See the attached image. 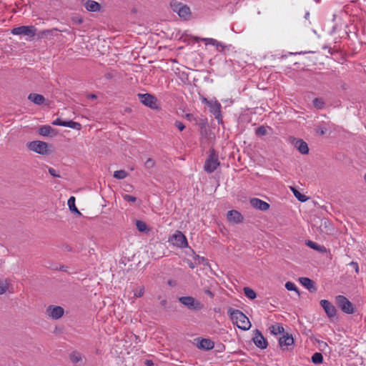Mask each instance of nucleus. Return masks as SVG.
Instances as JSON below:
<instances>
[{
	"mask_svg": "<svg viewBox=\"0 0 366 366\" xmlns=\"http://www.w3.org/2000/svg\"><path fill=\"white\" fill-rule=\"evenodd\" d=\"M300 282L307 288L310 292H315L317 291V287H315L314 281L310 280L308 277H300L299 279Z\"/></svg>",
	"mask_w": 366,
	"mask_h": 366,
	"instance_id": "17",
	"label": "nucleus"
},
{
	"mask_svg": "<svg viewBox=\"0 0 366 366\" xmlns=\"http://www.w3.org/2000/svg\"><path fill=\"white\" fill-rule=\"evenodd\" d=\"M320 303L330 318H332L336 316L337 310L330 302L326 300H322Z\"/></svg>",
	"mask_w": 366,
	"mask_h": 366,
	"instance_id": "13",
	"label": "nucleus"
},
{
	"mask_svg": "<svg viewBox=\"0 0 366 366\" xmlns=\"http://www.w3.org/2000/svg\"><path fill=\"white\" fill-rule=\"evenodd\" d=\"M138 99L142 104L144 105L151 108V109H157V98L150 94H138Z\"/></svg>",
	"mask_w": 366,
	"mask_h": 366,
	"instance_id": "7",
	"label": "nucleus"
},
{
	"mask_svg": "<svg viewBox=\"0 0 366 366\" xmlns=\"http://www.w3.org/2000/svg\"><path fill=\"white\" fill-rule=\"evenodd\" d=\"M204 292L208 296H209L211 298H213L214 296V293L209 288H204Z\"/></svg>",
	"mask_w": 366,
	"mask_h": 366,
	"instance_id": "46",
	"label": "nucleus"
},
{
	"mask_svg": "<svg viewBox=\"0 0 366 366\" xmlns=\"http://www.w3.org/2000/svg\"><path fill=\"white\" fill-rule=\"evenodd\" d=\"M64 310L60 306L49 305L46 309L47 315L54 320L61 318L64 315Z\"/></svg>",
	"mask_w": 366,
	"mask_h": 366,
	"instance_id": "10",
	"label": "nucleus"
},
{
	"mask_svg": "<svg viewBox=\"0 0 366 366\" xmlns=\"http://www.w3.org/2000/svg\"><path fill=\"white\" fill-rule=\"evenodd\" d=\"M68 207L69 209L79 215H81V212L79 211V209L76 208L75 205V197H70L67 202Z\"/></svg>",
	"mask_w": 366,
	"mask_h": 366,
	"instance_id": "24",
	"label": "nucleus"
},
{
	"mask_svg": "<svg viewBox=\"0 0 366 366\" xmlns=\"http://www.w3.org/2000/svg\"><path fill=\"white\" fill-rule=\"evenodd\" d=\"M250 204L256 209L261 211H266L269 208V204L258 198H252L250 199Z\"/></svg>",
	"mask_w": 366,
	"mask_h": 366,
	"instance_id": "16",
	"label": "nucleus"
},
{
	"mask_svg": "<svg viewBox=\"0 0 366 366\" xmlns=\"http://www.w3.org/2000/svg\"><path fill=\"white\" fill-rule=\"evenodd\" d=\"M49 173L54 177H60V175L57 173L56 169L52 167L49 168Z\"/></svg>",
	"mask_w": 366,
	"mask_h": 366,
	"instance_id": "42",
	"label": "nucleus"
},
{
	"mask_svg": "<svg viewBox=\"0 0 366 366\" xmlns=\"http://www.w3.org/2000/svg\"><path fill=\"white\" fill-rule=\"evenodd\" d=\"M8 286L4 283L0 282V295H3L6 292Z\"/></svg>",
	"mask_w": 366,
	"mask_h": 366,
	"instance_id": "43",
	"label": "nucleus"
},
{
	"mask_svg": "<svg viewBox=\"0 0 366 366\" xmlns=\"http://www.w3.org/2000/svg\"><path fill=\"white\" fill-rule=\"evenodd\" d=\"M145 365H146L147 366H154V362H152V360H147L145 361Z\"/></svg>",
	"mask_w": 366,
	"mask_h": 366,
	"instance_id": "48",
	"label": "nucleus"
},
{
	"mask_svg": "<svg viewBox=\"0 0 366 366\" xmlns=\"http://www.w3.org/2000/svg\"><path fill=\"white\" fill-rule=\"evenodd\" d=\"M51 124L53 125L70 127L76 130H80L81 129V124L79 122H76L74 121H62L59 118L52 122Z\"/></svg>",
	"mask_w": 366,
	"mask_h": 366,
	"instance_id": "14",
	"label": "nucleus"
},
{
	"mask_svg": "<svg viewBox=\"0 0 366 366\" xmlns=\"http://www.w3.org/2000/svg\"><path fill=\"white\" fill-rule=\"evenodd\" d=\"M135 297H141L144 293V287L140 286L133 290Z\"/></svg>",
	"mask_w": 366,
	"mask_h": 366,
	"instance_id": "34",
	"label": "nucleus"
},
{
	"mask_svg": "<svg viewBox=\"0 0 366 366\" xmlns=\"http://www.w3.org/2000/svg\"><path fill=\"white\" fill-rule=\"evenodd\" d=\"M127 174L124 170H117L114 172L113 177L118 179H123L127 177Z\"/></svg>",
	"mask_w": 366,
	"mask_h": 366,
	"instance_id": "31",
	"label": "nucleus"
},
{
	"mask_svg": "<svg viewBox=\"0 0 366 366\" xmlns=\"http://www.w3.org/2000/svg\"><path fill=\"white\" fill-rule=\"evenodd\" d=\"M28 99L37 105H41L45 102V98L43 95L35 93H31L28 96Z\"/></svg>",
	"mask_w": 366,
	"mask_h": 366,
	"instance_id": "23",
	"label": "nucleus"
},
{
	"mask_svg": "<svg viewBox=\"0 0 366 366\" xmlns=\"http://www.w3.org/2000/svg\"><path fill=\"white\" fill-rule=\"evenodd\" d=\"M315 1L316 2H317V3L320 1V0H315Z\"/></svg>",
	"mask_w": 366,
	"mask_h": 366,
	"instance_id": "56",
	"label": "nucleus"
},
{
	"mask_svg": "<svg viewBox=\"0 0 366 366\" xmlns=\"http://www.w3.org/2000/svg\"><path fill=\"white\" fill-rule=\"evenodd\" d=\"M233 324L242 330H248L252 325L248 317L240 310L229 307L227 311Z\"/></svg>",
	"mask_w": 366,
	"mask_h": 366,
	"instance_id": "1",
	"label": "nucleus"
},
{
	"mask_svg": "<svg viewBox=\"0 0 366 366\" xmlns=\"http://www.w3.org/2000/svg\"><path fill=\"white\" fill-rule=\"evenodd\" d=\"M325 102L322 98H315L313 100V106L317 109H322L324 107Z\"/></svg>",
	"mask_w": 366,
	"mask_h": 366,
	"instance_id": "32",
	"label": "nucleus"
},
{
	"mask_svg": "<svg viewBox=\"0 0 366 366\" xmlns=\"http://www.w3.org/2000/svg\"><path fill=\"white\" fill-rule=\"evenodd\" d=\"M66 267H65L64 265H61L59 267H55L54 268V269L56 270H61V271H65L66 272Z\"/></svg>",
	"mask_w": 366,
	"mask_h": 366,
	"instance_id": "47",
	"label": "nucleus"
},
{
	"mask_svg": "<svg viewBox=\"0 0 366 366\" xmlns=\"http://www.w3.org/2000/svg\"><path fill=\"white\" fill-rule=\"evenodd\" d=\"M123 199L125 201H127L129 202H135L137 201V198L135 197L129 195V194H124L123 196Z\"/></svg>",
	"mask_w": 366,
	"mask_h": 366,
	"instance_id": "38",
	"label": "nucleus"
},
{
	"mask_svg": "<svg viewBox=\"0 0 366 366\" xmlns=\"http://www.w3.org/2000/svg\"><path fill=\"white\" fill-rule=\"evenodd\" d=\"M202 102H203V103H204V104H206L207 105V102H212V101H209V100H207L206 98H204V99H202Z\"/></svg>",
	"mask_w": 366,
	"mask_h": 366,
	"instance_id": "52",
	"label": "nucleus"
},
{
	"mask_svg": "<svg viewBox=\"0 0 366 366\" xmlns=\"http://www.w3.org/2000/svg\"><path fill=\"white\" fill-rule=\"evenodd\" d=\"M174 125L180 131L184 130V129L185 128L184 124L182 122H180V121H176L175 123H174Z\"/></svg>",
	"mask_w": 366,
	"mask_h": 366,
	"instance_id": "41",
	"label": "nucleus"
},
{
	"mask_svg": "<svg viewBox=\"0 0 366 366\" xmlns=\"http://www.w3.org/2000/svg\"><path fill=\"white\" fill-rule=\"evenodd\" d=\"M28 148L39 154H46L47 153V143L41 141H33L29 142Z\"/></svg>",
	"mask_w": 366,
	"mask_h": 366,
	"instance_id": "9",
	"label": "nucleus"
},
{
	"mask_svg": "<svg viewBox=\"0 0 366 366\" xmlns=\"http://www.w3.org/2000/svg\"><path fill=\"white\" fill-rule=\"evenodd\" d=\"M169 242H171L173 245L179 248H185L188 246L186 237L180 231H176V232L169 238Z\"/></svg>",
	"mask_w": 366,
	"mask_h": 366,
	"instance_id": "8",
	"label": "nucleus"
},
{
	"mask_svg": "<svg viewBox=\"0 0 366 366\" xmlns=\"http://www.w3.org/2000/svg\"><path fill=\"white\" fill-rule=\"evenodd\" d=\"M219 165L218 159V155L216 154L214 149H212L210 154L205 162L204 168V170L208 173L213 172L217 167Z\"/></svg>",
	"mask_w": 366,
	"mask_h": 366,
	"instance_id": "4",
	"label": "nucleus"
},
{
	"mask_svg": "<svg viewBox=\"0 0 366 366\" xmlns=\"http://www.w3.org/2000/svg\"><path fill=\"white\" fill-rule=\"evenodd\" d=\"M69 358L73 363H77L81 360V355L77 352H73L71 353Z\"/></svg>",
	"mask_w": 366,
	"mask_h": 366,
	"instance_id": "33",
	"label": "nucleus"
},
{
	"mask_svg": "<svg viewBox=\"0 0 366 366\" xmlns=\"http://www.w3.org/2000/svg\"><path fill=\"white\" fill-rule=\"evenodd\" d=\"M227 219L229 222H232L234 223H239L242 222L243 217L240 212L236 210H230L227 213Z\"/></svg>",
	"mask_w": 366,
	"mask_h": 366,
	"instance_id": "19",
	"label": "nucleus"
},
{
	"mask_svg": "<svg viewBox=\"0 0 366 366\" xmlns=\"http://www.w3.org/2000/svg\"><path fill=\"white\" fill-rule=\"evenodd\" d=\"M155 165V162L153 159L149 158L144 163V167L146 169H151L154 167Z\"/></svg>",
	"mask_w": 366,
	"mask_h": 366,
	"instance_id": "37",
	"label": "nucleus"
},
{
	"mask_svg": "<svg viewBox=\"0 0 366 366\" xmlns=\"http://www.w3.org/2000/svg\"><path fill=\"white\" fill-rule=\"evenodd\" d=\"M350 264L355 269L357 274L359 273V265L356 262H351Z\"/></svg>",
	"mask_w": 366,
	"mask_h": 366,
	"instance_id": "45",
	"label": "nucleus"
},
{
	"mask_svg": "<svg viewBox=\"0 0 366 366\" xmlns=\"http://www.w3.org/2000/svg\"><path fill=\"white\" fill-rule=\"evenodd\" d=\"M207 106L209 108V112L214 116L215 119L218 120V122L222 120V105L217 101H214L212 102H207Z\"/></svg>",
	"mask_w": 366,
	"mask_h": 366,
	"instance_id": "11",
	"label": "nucleus"
},
{
	"mask_svg": "<svg viewBox=\"0 0 366 366\" xmlns=\"http://www.w3.org/2000/svg\"><path fill=\"white\" fill-rule=\"evenodd\" d=\"M306 244L310 247V248L312 249H314L317 251H320V252H322L323 251V249H325L324 247L322 246H320L319 244H317V243L311 241V240H308L306 243Z\"/></svg>",
	"mask_w": 366,
	"mask_h": 366,
	"instance_id": "30",
	"label": "nucleus"
},
{
	"mask_svg": "<svg viewBox=\"0 0 366 366\" xmlns=\"http://www.w3.org/2000/svg\"><path fill=\"white\" fill-rule=\"evenodd\" d=\"M309 16H310V13H309V12H307V13L305 14V17L306 19H307Z\"/></svg>",
	"mask_w": 366,
	"mask_h": 366,
	"instance_id": "54",
	"label": "nucleus"
},
{
	"mask_svg": "<svg viewBox=\"0 0 366 366\" xmlns=\"http://www.w3.org/2000/svg\"><path fill=\"white\" fill-rule=\"evenodd\" d=\"M291 190L292 191L295 197L300 202H305L308 199V197H307L305 194H301L297 189H296L295 187H291Z\"/></svg>",
	"mask_w": 366,
	"mask_h": 366,
	"instance_id": "26",
	"label": "nucleus"
},
{
	"mask_svg": "<svg viewBox=\"0 0 366 366\" xmlns=\"http://www.w3.org/2000/svg\"><path fill=\"white\" fill-rule=\"evenodd\" d=\"M36 29L34 26H21L15 27L11 30L14 35H24L29 37H34L36 35Z\"/></svg>",
	"mask_w": 366,
	"mask_h": 366,
	"instance_id": "5",
	"label": "nucleus"
},
{
	"mask_svg": "<svg viewBox=\"0 0 366 366\" xmlns=\"http://www.w3.org/2000/svg\"><path fill=\"white\" fill-rule=\"evenodd\" d=\"M295 147L302 154H307L309 152L308 145L302 139L295 140Z\"/></svg>",
	"mask_w": 366,
	"mask_h": 366,
	"instance_id": "20",
	"label": "nucleus"
},
{
	"mask_svg": "<svg viewBox=\"0 0 366 366\" xmlns=\"http://www.w3.org/2000/svg\"><path fill=\"white\" fill-rule=\"evenodd\" d=\"M319 345L320 347H327V344L325 342L323 341H319Z\"/></svg>",
	"mask_w": 366,
	"mask_h": 366,
	"instance_id": "50",
	"label": "nucleus"
},
{
	"mask_svg": "<svg viewBox=\"0 0 366 366\" xmlns=\"http://www.w3.org/2000/svg\"><path fill=\"white\" fill-rule=\"evenodd\" d=\"M136 226L137 229L141 232H147L149 231V229L148 228L147 224L142 220H137Z\"/></svg>",
	"mask_w": 366,
	"mask_h": 366,
	"instance_id": "27",
	"label": "nucleus"
},
{
	"mask_svg": "<svg viewBox=\"0 0 366 366\" xmlns=\"http://www.w3.org/2000/svg\"><path fill=\"white\" fill-rule=\"evenodd\" d=\"M270 332L273 335H279L284 332V327L280 324L272 325L269 327Z\"/></svg>",
	"mask_w": 366,
	"mask_h": 366,
	"instance_id": "25",
	"label": "nucleus"
},
{
	"mask_svg": "<svg viewBox=\"0 0 366 366\" xmlns=\"http://www.w3.org/2000/svg\"><path fill=\"white\" fill-rule=\"evenodd\" d=\"M294 343V339L292 336L288 333H286L279 339V345L282 350H288L287 347L292 345Z\"/></svg>",
	"mask_w": 366,
	"mask_h": 366,
	"instance_id": "15",
	"label": "nucleus"
},
{
	"mask_svg": "<svg viewBox=\"0 0 366 366\" xmlns=\"http://www.w3.org/2000/svg\"><path fill=\"white\" fill-rule=\"evenodd\" d=\"M267 133V128L265 127H264V126L259 127L255 130V134L257 136H264V135H266Z\"/></svg>",
	"mask_w": 366,
	"mask_h": 366,
	"instance_id": "35",
	"label": "nucleus"
},
{
	"mask_svg": "<svg viewBox=\"0 0 366 366\" xmlns=\"http://www.w3.org/2000/svg\"><path fill=\"white\" fill-rule=\"evenodd\" d=\"M312 362L314 364H321L323 362V356L320 352H315L312 356Z\"/></svg>",
	"mask_w": 366,
	"mask_h": 366,
	"instance_id": "29",
	"label": "nucleus"
},
{
	"mask_svg": "<svg viewBox=\"0 0 366 366\" xmlns=\"http://www.w3.org/2000/svg\"><path fill=\"white\" fill-rule=\"evenodd\" d=\"M96 97H96V95H95V94H90V95L89 96V98H91V99H95Z\"/></svg>",
	"mask_w": 366,
	"mask_h": 366,
	"instance_id": "53",
	"label": "nucleus"
},
{
	"mask_svg": "<svg viewBox=\"0 0 366 366\" xmlns=\"http://www.w3.org/2000/svg\"><path fill=\"white\" fill-rule=\"evenodd\" d=\"M244 295L250 300L255 299L257 296L255 292L248 287L244 288Z\"/></svg>",
	"mask_w": 366,
	"mask_h": 366,
	"instance_id": "28",
	"label": "nucleus"
},
{
	"mask_svg": "<svg viewBox=\"0 0 366 366\" xmlns=\"http://www.w3.org/2000/svg\"><path fill=\"white\" fill-rule=\"evenodd\" d=\"M39 134L41 136L54 137L56 134V132L51 126L44 125L39 129Z\"/></svg>",
	"mask_w": 366,
	"mask_h": 366,
	"instance_id": "21",
	"label": "nucleus"
},
{
	"mask_svg": "<svg viewBox=\"0 0 366 366\" xmlns=\"http://www.w3.org/2000/svg\"><path fill=\"white\" fill-rule=\"evenodd\" d=\"M170 6L172 11L177 13L180 18L187 20L191 16V11L189 7L179 1L173 0L170 2Z\"/></svg>",
	"mask_w": 366,
	"mask_h": 366,
	"instance_id": "2",
	"label": "nucleus"
},
{
	"mask_svg": "<svg viewBox=\"0 0 366 366\" xmlns=\"http://www.w3.org/2000/svg\"><path fill=\"white\" fill-rule=\"evenodd\" d=\"M364 179H365V181L366 182V173H365V175H364Z\"/></svg>",
	"mask_w": 366,
	"mask_h": 366,
	"instance_id": "55",
	"label": "nucleus"
},
{
	"mask_svg": "<svg viewBox=\"0 0 366 366\" xmlns=\"http://www.w3.org/2000/svg\"><path fill=\"white\" fill-rule=\"evenodd\" d=\"M74 21L77 23V24H81L83 22V19L82 18H74Z\"/></svg>",
	"mask_w": 366,
	"mask_h": 366,
	"instance_id": "49",
	"label": "nucleus"
},
{
	"mask_svg": "<svg viewBox=\"0 0 366 366\" xmlns=\"http://www.w3.org/2000/svg\"><path fill=\"white\" fill-rule=\"evenodd\" d=\"M84 6L85 9L90 12H97L100 11L101 9L100 4L98 2L93 0H86L84 3Z\"/></svg>",
	"mask_w": 366,
	"mask_h": 366,
	"instance_id": "18",
	"label": "nucleus"
},
{
	"mask_svg": "<svg viewBox=\"0 0 366 366\" xmlns=\"http://www.w3.org/2000/svg\"><path fill=\"white\" fill-rule=\"evenodd\" d=\"M198 348L204 350H210L214 348V343L210 339H202L198 345Z\"/></svg>",
	"mask_w": 366,
	"mask_h": 366,
	"instance_id": "22",
	"label": "nucleus"
},
{
	"mask_svg": "<svg viewBox=\"0 0 366 366\" xmlns=\"http://www.w3.org/2000/svg\"><path fill=\"white\" fill-rule=\"evenodd\" d=\"M179 301L190 310L199 311L204 308V305L194 297L184 296L179 297Z\"/></svg>",
	"mask_w": 366,
	"mask_h": 366,
	"instance_id": "3",
	"label": "nucleus"
},
{
	"mask_svg": "<svg viewBox=\"0 0 366 366\" xmlns=\"http://www.w3.org/2000/svg\"><path fill=\"white\" fill-rule=\"evenodd\" d=\"M167 300H163L161 301L160 305L162 306H165L167 305Z\"/></svg>",
	"mask_w": 366,
	"mask_h": 366,
	"instance_id": "51",
	"label": "nucleus"
},
{
	"mask_svg": "<svg viewBox=\"0 0 366 366\" xmlns=\"http://www.w3.org/2000/svg\"><path fill=\"white\" fill-rule=\"evenodd\" d=\"M56 29H51V30H44L41 32V36L44 37L48 34H52L54 31H56Z\"/></svg>",
	"mask_w": 366,
	"mask_h": 366,
	"instance_id": "39",
	"label": "nucleus"
},
{
	"mask_svg": "<svg viewBox=\"0 0 366 366\" xmlns=\"http://www.w3.org/2000/svg\"><path fill=\"white\" fill-rule=\"evenodd\" d=\"M214 46H215L217 47V49L219 51H222L223 49L227 47V46L223 45L222 43L218 41L217 44H214Z\"/></svg>",
	"mask_w": 366,
	"mask_h": 366,
	"instance_id": "44",
	"label": "nucleus"
},
{
	"mask_svg": "<svg viewBox=\"0 0 366 366\" xmlns=\"http://www.w3.org/2000/svg\"><path fill=\"white\" fill-rule=\"evenodd\" d=\"M254 344L260 349H265L267 347V341L259 330L254 331V335L252 338Z\"/></svg>",
	"mask_w": 366,
	"mask_h": 366,
	"instance_id": "12",
	"label": "nucleus"
},
{
	"mask_svg": "<svg viewBox=\"0 0 366 366\" xmlns=\"http://www.w3.org/2000/svg\"><path fill=\"white\" fill-rule=\"evenodd\" d=\"M285 288L289 290V291H295L297 292V293L299 292H298V289L297 287H296V285L292 282H286L285 284Z\"/></svg>",
	"mask_w": 366,
	"mask_h": 366,
	"instance_id": "36",
	"label": "nucleus"
},
{
	"mask_svg": "<svg viewBox=\"0 0 366 366\" xmlns=\"http://www.w3.org/2000/svg\"><path fill=\"white\" fill-rule=\"evenodd\" d=\"M336 303L337 306L345 313L352 314L354 312V307L345 296L338 295L336 297Z\"/></svg>",
	"mask_w": 366,
	"mask_h": 366,
	"instance_id": "6",
	"label": "nucleus"
},
{
	"mask_svg": "<svg viewBox=\"0 0 366 366\" xmlns=\"http://www.w3.org/2000/svg\"><path fill=\"white\" fill-rule=\"evenodd\" d=\"M202 41H205L206 44H212V45H214L216 44H217V40L214 39H212V38H205V39H202Z\"/></svg>",
	"mask_w": 366,
	"mask_h": 366,
	"instance_id": "40",
	"label": "nucleus"
}]
</instances>
